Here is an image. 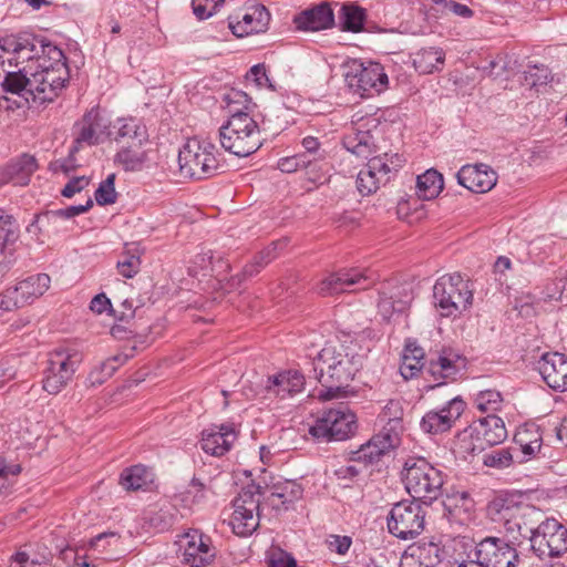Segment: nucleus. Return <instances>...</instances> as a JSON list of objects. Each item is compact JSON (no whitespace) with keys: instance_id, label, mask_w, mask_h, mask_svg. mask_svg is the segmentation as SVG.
I'll return each instance as SVG.
<instances>
[{"instance_id":"42","label":"nucleus","mask_w":567,"mask_h":567,"mask_svg":"<svg viewBox=\"0 0 567 567\" xmlns=\"http://www.w3.org/2000/svg\"><path fill=\"white\" fill-rule=\"evenodd\" d=\"M287 246L286 240H278L271 243L265 249L259 251L252 261L246 265L243 269L244 277H252L257 275L264 267L276 259L280 251Z\"/></svg>"},{"instance_id":"12","label":"nucleus","mask_w":567,"mask_h":567,"mask_svg":"<svg viewBox=\"0 0 567 567\" xmlns=\"http://www.w3.org/2000/svg\"><path fill=\"white\" fill-rule=\"evenodd\" d=\"M488 514L494 522L503 524L506 533V540H509L514 546L519 540V537H528L529 532L525 527H529L525 518L538 514V512L528 505H518L509 503L505 499H494L488 506Z\"/></svg>"},{"instance_id":"29","label":"nucleus","mask_w":567,"mask_h":567,"mask_svg":"<svg viewBox=\"0 0 567 567\" xmlns=\"http://www.w3.org/2000/svg\"><path fill=\"white\" fill-rule=\"evenodd\" d=\"M235 439L236 433L231 425L212 426L202 432L200 446L207 454L221 456L230 450Z\"/></svg>"},{"instance_id":"19","label":"nucleus","mask_w":567,"mask_h":567,"mask_svg":"<svg viewBox=\"0 0 567 567\" xmlns=\"http://www.w3.org/2000/svg\"><path fill=\"white\" fill-rule=\"evenodd\" d=\"M51 278L47 274L30 276L20 281L14 288L8 289L0 306L4 310L22 307L41 297L50 287Z\"/></svg>"},{"instance_id":"63","label":"nucleus","mask_w":567,"mask_h":567,"mask_svg":"<svg viewBox=\"0 0 567 567\" xmlns=\"http://www.w3.org/2000/svg\"><path fill=\"white\" fill-rule=\"evenodd\" d=\"M544 434L540 429L536 425H530L525 429L519 430L515 435V441L526 440L533 441L536 444L539 443L543 446Z\"/></svg>"},{"instance_id":"47","label":"nucleus","mask_w":567,"mask_h":567,"mask_svg":"<svg viewBox=\"0 0 567 567\" xmlns=\"http://www.w3.org/2000/svg\"><path fill=\"white\" fill-rule=\"evenodd\" d=\"M515 457H518V455L513 453L511 447L498 449L485 453L483 455V464L488 467L503 470L513 465L516 462Z\"/></svg>"},{"instance_id":"10","label":"nucleus","mask_w":567,"mask_h":567,"mask_svg":"<svg viewBox=\"0 0 567 567\" xmlns=\"http://www.w3.org/2000/svg\"><path fill=\"white\" fill-rule=\"evenodd\" d=\"M260 497L261 487L252 483L245 486L233 501L230 526L236 535L246 537L258 528Z\"/></svg>"},{"instance_id":"34","label":"nucleus","mask_w":567,"mask_h":567,"mask_svg":"<svg viewBox=\"0 0 567 567\" xmlns=\"http://www.w3.org/2000/svg\"><path fill=\"white\" fill-rule=\"evenodd\" d=\"M403 414L402 401L390 400L379 414V421L382 423L380 432L392 437V440L401 442V435L404 431Z\"/></svg>"},{"instance_id":"31","label":"nucleus","mask_w":567,"mask_h":567,"mask_svg":"<svg viewBox=\"0 0 567 567\" xmlns=\"http://www.w3.org/2000/svg\"><path fill=\"white\" fill-rule=\"evenodd\" d=\"M333 11L328 3H321L303 10L293 18V23L301 31H319L333 25Z\"/></svg>"},{"instance_id":"2","label":"nucleus","mask_w":567,"mask_h":567,"mask_svg":"<svg viewBox=\"0 0 567 567\" xmlns=\"http://www.w3.org/2000/svg\"><path fill=\"white\" fill-rule=\"evenodd\" d=\"M445 475L424 457L411 456L404 462L402 481L413 499L431 504L442 494Z\"/></svg>"},{"instance_id":"27","label":"nucleus","mask_w":567,"mask_h":567,"mask_svg":"<svg viewBox=\"0 0 567 567\" xmlns=\"http://www.w3.org/2000/svg\"><path fill=\"white\" fill-rule=\"evenodd\" d=\"M305 385V377L297 370H286L274 375H269L265 391L266 396H275L285 399L302 391Z\"/></svg>"},{"instance_id":"60","label":"nucleus","mask_w":567,"mask_h":567,"mask_svg":"<svg viewBox=\"0 0 567 567\" xmlns=\"http://www.w3.org/2000/svg\"><path fill=\"white\" fill-rule=\"evenodd\" d=\"M549 79V72L546 68L534 66L525 72V81L530 86H538L546 84Z\"/></svg>"},{"instance_id":"54","label":"nucleus","mask_w":567,"mask_h":567,"mask_svg":"<svg viewBox=\"0 0 567 567\" xmlns=\"http://www.w3.org/2000/svg\"><path fill=\"white\" fill-rule=\"evenodd\" d=\"M79 133L75 137V143L78 145L87 144L95 145L102 142V138L95 133L92 124L85 123V117L83 116L81 122L78 124Z\"/></svg>"},{"instance_id":"25","label":"nucleus","mask_w":567,"mask_h":567,"mask_svg":"<svg viewBox=\"0 0 567 567\" xmlns=\"http://www.w3.org/2000/svg\"><path fill=\"white\" fill-rule=\"evenodd\" d=\"M400 442L379 432L373 435L367 443L362 444L357 451L351 453L350 460L354 463L362 464L363 467L378 463L381 457L398 447Z\"/></svg>"},{"instance_id":"32","label":"nucleus","mask_w":567,"mask_h":567,"mask_svg":"<svg viewBox=\"0 0 567 567\" xmlns=\"http://www.w3.org/2000/svg\"><path fill=\"white\" fill-rule=\"evenodd\" d=\"M92 206L93 200L87 198L84 205H73L66 208L48 210L43 214L37 215L34 220L27 227V231L37 240H40L39 235L43 227L54 224L58 219H70L81 215L87 212Z\"/></svg>"},{"instance_id":"62","label":"nucleus","mask_w":567,"mask_h":567,"mask_svg":"<svg viewBox=\"0 0 567 567\" xmlns=\"http://www.w3.org/2000/svg\"><path fill=\"white\" fill-rule=\"evenodd\" d=\"M391 297L393 296L394 300H406V308L413 299L412 290L410 285H389L386 289H384Z\"/></svg>"},{"instance_id":"14","label":"nucleus","mask_w":567,"mask_h":567,"mask_svg":"<svg viewBox=\"0 0 567 567\" xmlns=\"http://www.w3.org/2000/svg\"><path fill=\"white\" fill-rule=\"evenodd\" d=\"M44 42L32 34L7 35L0 39V64L14 68L34 65Z\"/></svg>"},{"instance_id":"18","label":"nucleus","mask_w":567,"mask_h":567,"mask_svg":"<svg viewBox=\"0 0 567 567\" xmlns=\"http://www.w3.org/2000/svg\"><path fill=\"white\" fill-rule=\"evenodd\" d=\"M182 563L189 567H206L216 557V548L209 536L198 529H190L179 540Z\"/></svg>"},{"instance_id":"56","label":"nucleus","mask_w":567,"mask_h":567,"mask_svg":"<svg viewBox=\"0 0 567 567\" xmlns=\"http://www.w3.org/2000/svg\"><path fill=\"white\" fill-rule=\"evenodd\" d=\"M311 166V159H307L306 155H295L281 158L278 162V168L284 173H293L300 168H308Z\"/></svg>"},{"instance_id":"52","label":"nucleus","mask_w":567,"mask_h":567,"mask_svg":"<svg viewBox=\"0 0 567 567\" xmlns=\"http://www.w3.org/2000/svg\"><path fill=\"white\" fill-rule=\"evenodd\" d=\"M516 444L519 445V449H512L513 450V453H516L518 455V457H515V461L517 463H523V462H526V461H529L532 458H535L537 457L538 454L542 453V446L539 445V443H535L533 444V441H526V440H520V441H515Z\"/></svg>"},{"instance_id":"49","label":"nucleus","mask_w":567,"mask_h":567,"mask_svg":"<svg viewBox=\"0 0 567 567\" xmlns=\"http://www.w3.org/2000/svg\"><path fill=\"white\" fill-rule=\"evenodd\" d=\"M406 300H394L393 296L383 290L378 302L379 313L384 320H389L395 312H403L406 309Z\"/></svg>"},{"instance_id":"3","label":"nucleus","mask_w":567,"mask_h":567,"mask_svg":"<svg viewBox=\"0 0 567 567\" xmlns=\"http://www.w3.org/2000/svg\"><path fill=\"white\" fill-rule=\"evenodd\" d=\"M254 116L237 115L219 127V142L221 147L238 157H246L257 152L264 141L261 132L266 131Z\"/></svg>"},{"instance_id":"17","label":"nucleus","mask_w":567,"mask_h":567,"mask_svg":"<svg viewBox=\"0 0 567 567\" xmlns=\"http://www.w3.org/2000/svg\"><path fill=\"white\" fill-rule=\"evenodd\" d=\"M70 81L68 63H58L50 71H33L31 86L33 87L34 102L48 103L54 101L66 87Z\"/></svg>"},{"instance_id":"59","label":"nucleus","mask_w":567,"mask_h":567,"mask_svg":"<svg viewBox=\"0 0 567 567\" xmlns=\"http://www.w3.org/2000/svg\"><path fill=\"white\" fill-rule=\"evenodd\" d=\"M141 260L137 256H126L117 261L118 272L125 278H133L140 270Z\"/></svg>"},{"instance_id":"23","label":"nucleus","mask_w":567,"mask_h":567,"mask_svg":"<svg viewBox=\"0 0 567 567\" xmlns=\"http://www.w3.org/2000/svg\"><path fill=\"white\" fill-rule=\"evenodd\" d=\"M456 178L460 185L477 194L489 192L497 183L496 172L483 163L462 166Z\"/></svg>"},{"instance_id":"9","label":"nucleus","mask_w":567,"mask_h":567,"mask_svg":"<svg viewBox=\"0 0 567 567\" xmlns=\"http://www.w3.org/2000/svg\"><path fill=\"white\" fill-rule=\"evenodd\" d=\"M388 530L394 537L408 540L419 536L425 527V511L417 501L394 504L386 517Z\"/></svg>"},{"instance_id":"57","label":"nucleus","mask_w":567,"mask_h":567,"mask_svg":"<svg viewBox=\"0 0 567 567\" xmlns=\"http://www.w3.org/2000/svg\"><path fill=\"white\" fill-rule=\"evenodd\" d=\"M120 542V535L115 532H104L93 537L89 545L92 549L104 553L107 546L115 545Z\"/></svg>"},{"instance_id":"35","label":"nucleus","mask_w":567,"mask_h":567,"mask_svg":"<svg viewBox=\"0 0 567 567\" xmlns=\"http://www.w3.org/2000/svg\"><path fill=\"white\" fill-rule=\"evenodd\" d=\"M473 431L488 445H497L507 437L504 421L496 414H487L474 422Z\"/></svg>"},{"instance_id":"33","label":"nucleus","mask_w":567,"mask_h":567,"mask_svg":"<svg viewBox=\"0 0 567 567\" xmlns=\"http://www.w3.org/2000/svg\"><path fill=\"white\" fill-rule=\"evenodd\" d=\"M35 169V158L23 154L16 161L10 162L0 172V185L12 183L13 185L25 186L29 184L30 177Z\"/></svg>"},{"instance_id":"44","label":"nucleus","mask_w":567,"mask_h":567,"mask_svg":"<svg viewBox=\"0 0 567 567\" xmlns=\"http://www.w3.org/2000/svg\"><path fill=\"white\" fill-rule=\"evenodd\" d=\"M58 63H66V58L60 48L48 42L42 48L33 65V71H50L56 68Z\"/></svg>"},{"instance_id":"4","label":"nucleus","mask_w":567,"mask_h":567,"mask_svg":"<svg viewBox=\"0 0 567 567\" xmlns=\"http://www.w3.org/2000/svg\"><path fill=\"white\" fill-rule=\"evenodd\" d=\"M217 147L207 140L189 138L178 153L181 174L196 181L210 178L223 167Z\"/></svg>"},{"instance_id":"50","label":"nucleus","mask_w":567,"mask_h":567,"mask_svg":"<svg viewBox=\"0 0 567 567\" xmlns=\"http://www.w3.org/2000/svg\"><path fill=\"white\" fill-rule=\"evenodd\" d=\"M115 174H110L95 190L94 197L100 206L111 205L116 202Z\"/></svg>"},{"instance_id":"30","label":"nucleus","mask_w":567,"mask_h":567,"mask_svg":"<svg viewBox=\"0 0 567 567\" xmlns=\"http://www.w3.org/2000/svg\"><path fill=\"white\" fill-rule=\"evenodd\" d=\"M113 136L117 143L128 145L134 143L135 146H143L148 142V133L143 122L136 117H118L113 124Z\"/></svg>"},{"instance_id":"5","label":"nucleus","mask_w":567,"mask_h":567,"mask_svg":"<svg viewBox=\"0 0 567 567\" xmlns=\"http://www.w3.org/2000/svg\"><path fill=\"white\" fill-rule=\"evenodd\" d=\"M434 307L441 317H458L473 303L470 281L461 274L440 277L433 287Z\"/></svg>"},{"instance_id":"7","label":"nucleus","mask_w":567,"mask_h":567,"mask_svg":"<svg viewBox=\"0 0 567 567\" xmlns=\"http://www.w3.org/2000/svg\"><path fill=\"white\" fill-rule=\"evenodd\" d=\"M344 69L349 89L361 97L371 96L388 87V75L378 62L351 60L347 62Z\"/></svg>"},{"instance_id":"6","label":"nucleus","mask_w":567,"mask_h":567,"mask_svg":"<svg viewBox=\"0 0 567 567\" xmlns=\"http://www.w3.org/2000/svg\"><path fill=\"white\" fill-rule=\"evenodd\" d=\"M529 532L530 548L540 559L561 557L567 553V527L553 517L542 520Z\"/></svg>"},{"instance_id":"61","label":"nucleus","mask_w":567,"mask_h":567,"mask_svg":"<svg viewBox=\"0 0 567 567\" xmlns=\"http://www.w3.org/2000/svg\"><path fill=\"white\" fill-rule=\"evenodd\" d=\"M302 146L306 150L307 159H311V165L318 159L323 158L322 153H320V142L317 137L307 136L302 140Z\"/></svg>"},{"instance_id":"20","label":"nucleus","mask_w":567,"mask_h":567,"mask_svg":"<svg viewBox=\"0 0 567 567\" xmlns=\"http://www.w3.org/2000/svg\"><path fill=\"white\" fill-rule=\"evenodd\" d=\"M466 403L455 396L439 410H431L424 414L420 427L429 434H439L451 430L465 410Z\"/></svg>"},{"instance_id":"43","label":"nucleus","mask_w":567,"mask_h":567,"mask_svg":"<svg viewBox=\"0 0 567 567\" xmlns=\"http://www.w3.org/2000/svg\"><path fill=\"white\" fill-rule=\"evenodd\" d=\"M444 58L445 54L441 49H422L415 53L413 65L417 72L430 74L440 69V65L444 63Z\"/></svg>"},{"instance_id":"40","label":"nucleus","mask_w":567,"mask_h":567,"mask_svg":"<svg viewBox=\"0 0 567 567\" xmlns=\"http://www.w3.org/2000/svg\"><path fill=\"white\" fill-rule=\"evenodd\" d=\"M444 186L443 175L434 168L425 171L416 178V195L430 200L440 195Z\"/></svg>"},{"instance_id":"11","label":"nucleus","mask_w":567,"mask_h":567,"mask_svg":"<svg viewBox=\"0 0 567 567\" xmlns=\"http://www.w3.org/2000/svg\"><path fill=\"white\" fill-rule=\"evenodd\" d=\"M357 429L355 415L347 408L330 409L310 426L309 434L320 442L344 441Z\"/></svg>"},{"instance_id":"28","label":"nucleus","mask_w":567,"mask_h":567,"mask_svg":"<svg viewBox=\"0 0 567 567\" xmlns=\"http://www.w3.org/2000/svg\"><path fill=\"white\" fill-rule=\"evenodd\" d=\"M442 549L435 543H419L409 546L401 556L400 567H435Z\"/></svg>"},{"instance_id":"45","label":"nucleus","mask_w":567,"mask_h":567,"mask_svg":"<svg viewBox=\"0 0 567 567\" xmlns=\"http://www.w3.org/2000/svg\"><path fill=\"white\" fill-rule=\"evenodd\" d=\"M224 101L226 102V107L229 114L227 121H233L237 115L252 116L249 112L250 99L245 92L231 91L225 95Z\"/></svg>"},{"instance_id":"16","label":"nucleus","mask_w":567,"mask_h":567,"mask_svg":"<svg viewBox=\"0 0 567 567\" xmlns=\"http://www.w3.org/2000/svg\"><path fill=\"white\" fill-rule=\"evenodd\" d=\"M473 556L485 567H517L516 546L505 537L488 536L475 545Z\"/></svg>"},{"instance_id":"24","label":"nucleus","mask_w":567,"mask_h":567,"mask_svg":"<svg viewBox=\"0 0 567 567\" xmlns=\"http://www.w3.org/2000/svg\"><path fill=\"white\" fill-rule=\"evenodd\" d=\"M270 21V13L264 6H254L239 16L228 18V27L233 34L243 38L252 33L265 32Z\"/></svg>"},{"instance_id":"64","label":"nucleus","mask_w":567,"mask_h":567,"mask_svg":"<svg viewBox=\"0 0 567 567\" xmlns=\"http://www.w3.org/2000/svg\"><path fill=\"white\" fill-rule=\"evenodd\" d=\"M89 185V181L82 177H74L61 190V195L66 198L73 197Z\"/></svg>"},{"instance_id":"55","label":"nucleus","mask_w":567,"mask_h":567,"mask_svg":"<svg viewBox=\"0 0 567 567\" xmlns=\"http://www.w3.org/2000/svg\"><path fill=\"white\" fill-rule=\"evenodd\" d=\"M224 0H193V12L199 20L210 18Z\"/></svg>"},{"instance_id":"22","label":"nucleus","mask_w":567,"mask_h":567,"mask_svg":"<svg viewBox=\"0 0 567 567\" xmlns=\"http://www.w3.org/2000/svg\"><path fill=\"white\" fill-rule=\"evenodd\" d=\"M544 382L553 390L567 391V358L558 352L544 353L536 363Z\"/></svg>"},{"instance_id":"51","label":"nucleus","mask_w":567,"mask_h":567,"mask_svg":"<svg viewBox=\"0 0 567 567\" xmlns=\"http://www.w3.org/2000/svg\"><path fill=\"white\" fill-rule=\"evenodd\" d=\"M20 473L19 464L7 463L6 460L0 458V491H7Z\"/></svg>"},{"instance_id":"39","label":"nucleus","mask_w":567,"mask_h":567,"mask_svg":"<svg viewBox=\"0 0 567 567\" xmlns=\"http://www.w3.org/2000/svg\"><path fill=\"white\" fill-rule=\"evenodd\" d=\"M147 161V153L143 146H135L134 143L123 145L115 154V164L123 167L126 172H138Z\"/></svg>"},{"instance_id":"37","label":"nucleus","mask_w":567,"mask_h":567,"mask_svg":"<svg viewBox=\"0 0 567 567\" xmlns=\"http://www.w3.org/2000/svg\"><path fill=\"white\" fill-rule=\"evenodd\" d=\"M302 492L301 485L295 481L278 482L272 486L268 499L275 508H287L289 504L301 498Z\"/></svg>"},{"instance_id":"48","label":"nucleus","mask_w":567,"mask_h":567,"mask_svg":"<svg viewBox=\"0 0 567 567\" xmlns=\"http://www.w3.org/2000/svg\"><path fill=\"white\" fill-rule=\"evenodd\" d=\"M502 395L496 390H485L476 394L474 403L475 406L483 413L495 414L496 411L501 410Z\"/></svg>"},{"instance_id":"38","label":"nucleus","mask_w":567,"mask_h":567,"mask_svg":"<svg viewBox=\"0 0 567 567\" xmlns=\"http://www.w3.org/2000/svg\"><path fill=\"white\" fill-rule=\"evenodd\" d=\"M339 24L343 31L360 32L367 20V11L354 2L343 3L338 14Z\"/></svg>"},{"instance_id":"53","label":"nucleus","mask_w":567,"mask_h":567,"mask_svg":"<svg viewBox=\"0 0 567 567\" xmlns=\"http://www.w3.org/2000/svg\"><path fill=\"white\" fill-rule=\"evenodd\" d=\"M17 237L13 217L0 208V240H2L3 244H9L14 243Z\"/></svg>"},{"instance_id":"46","label":"nucleus","mask_w":567,"mask_h":567,"mask_svg":"<svg viewBox=\"0 0 567 567\" xmlns=\"http://www.w3.org/2000/svg\"><path fill=\"white\" fill-rule=\"evenodd\" d=\"M85 123L92 124V127L94 128L95 133L104 141L105 138H111L114 134L112 124L109 120V117L102 113L99 109H91L89 112H86L84 115Z\"/></svg>"},{"instance_id":"1","label":"nucleus","mask_w":567,"mask_h":567,"mask_svg":"<svg viewBox=\"0 0 567 567\" xmlns=\"http://www.w3.org/2000/svg\"><path fill=\"white\" fill-rule=\"evenodd\" d=\"M361 367L360 355L350 353L343 344L327 343L313 361L315 378L324 388L318 398L323 401L338 398Z\"/></svg>"},{"instance_id":"8","label":"nucleus","mask_w":567,"mask_h":567,"mask_svg":"<svg viewBox=\"0 0 567 567\" xmlns=\"http://www.w3.org/2000/svg\"><path fill=\"white\" fill-rule=\"evenodd\" d=\"M81 361V353L74 349L60 347L51 351L42 381L43 390L52 395L59 394L72 380Z\"/></svg>"},{"instance_id":"13","label":"nucleus","mask_w":567,"mask_h":567,"mask_svg":"<svg viewBox=\"0 0 567 567\" xmlns=\"http://www.w3.org/2000/svg\"><path fill=\"white\" fill-rule=\"evenodd\" d=\"M403 159L399 154L388 153L369 159L368 164L357 176V188L362 196L375 193L381 185H385L400 167Z\"/></svg>"},{"instance_id":"58","label":"nucleus","mask_w":567,"mask_h":567,"mask_svg":"<svg viewBox=\"0 0 567 567\" xmlns=\"http://www.w3.org/2000/svg\"><path fill=\"white\" fill-rule=\"evenodd\" d=\"M327 544L331 551L338 555H346L352 545V538L347 535H329Z\"/></svg>"},{"instance_id":"26","label":"nucleus","mask_w":567,"mask_h":567,"mask_svg":"<svg viewBox=\"0 0 567 567\" xmlns=\"http://www.w3.org/2000/svg\"><path fill=\"white\" fill-rule=\"evenodd\" d=\"M465 364V358L460 353L452 349H443L435 359L430 360L427 372L439 381V386L445 383L444 380H455Z\"/></svg>"},{"instance_id":"15","label":"nucleus","mask_w":567,"mask_h":567,"mask_svg":"<svg viewBox=\"0 0 567 567\" xmlns=\"http://www.w3.org/2000/svg\"><path fill=\"white\" fill-rule=\"evenodd\" d=\"M377 279L375 274L371 270L344 268L323 278L317 286V292L321 296L357 292L370 288Z\"/></svg>"},{"instance_id":"41","label":"nucleus","mask_w":567,"mask_h":567,"mask_svg":"<svg viewBox=\"0 0 567 567\" xmlns=\"http://www.w3.org/2000/svg\"><path fill=\"white\" fill-rule=\"evenodd\" d=\"M342 144L347 151L362 158L371 155L374 148L373 136L369 131H352L343 137Z\"/></svg>"},{"instance_id":"36","label":"nucleus","mask_w":567,"mask_h":567,"mask_svg":"<svg viewBox=\"0 0 567 567\" xmlns=\"http://www.w3.org/2000/svg\"><path fill=\"white\" fill-rule=\"evenodd\" d=\"M153 481L154 473L142 464L126 467L120 475V485L125 491L146 489Z\"/></svg>"},{"instance_id":"21","label":"nucleus","mask_w":567,"mask_h":567,"mask_svg":"<svg viewBox=\"0 0 567 567\" xmlns=\"http://www.w3.org/2000/svg\"><path fill=\"white\" fill-rule=\"evenodd\" d=\"M32 65L14 68L0 64V87L2 92L22 97L25 102H34L33 87L31 86Z\"/></svg>"}]
</instances>
